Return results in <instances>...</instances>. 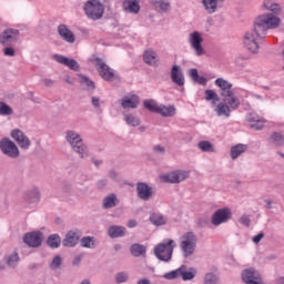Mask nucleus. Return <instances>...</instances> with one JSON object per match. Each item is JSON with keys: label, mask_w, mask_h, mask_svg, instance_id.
Instances as JSON below:
<instances>
[{"label": "nucleus", "mask_w": 284, "mask_h": 284, "mask_svg": "<svg viewBox=\"0 0 284 284\" xmlns=\"http://www.w3.org/2000/svg\"><path fill=\"white\" fill-rule=\"evenodd\" d=\"M281 24V18L273 13L258 16L254 21L253 29L246 31L243 36V45L252 54L258 52V41H263L267 36V30H274Z\"/></svg>", "instance_id": "nucleus-1"}, {"label": "nucleus", "mask_w": 284, "mask_h": 284, "mask_svg": "<svg viewBox=\"0 0 284 284\" xmlns=\"http://www.w3.org/2000/svg\"><path fill=\"white\" fill-rule=\"evenodd\" d=\"M215 85L220 88V94L225 103H229V105L232 108V110H237L239 105H241V100L236 98V94H234V85L232 82L223 79L217 78L215 80Z\"/></svg>", "instance_id": "nucleus-2"}, {"label": "nucleus", "mask_w": 284, "mask_h": 284, "mask_svg": "<svg viewBox=\"0 0 284 284\" xmlns=\"http://www.w3.org/2000/svg\"><path fill=\"white\" fill-rule=\"evenodd\" d=\"M65 140L71 145V149L75 154H79L80 159H88L90 156V150L83 142V138L74 130H69L65 133Z\"/></svg>", "instance_id": "nucleus-3"}, {"label": "nucleus", "mask_w": 284, "mask_h": 284, "mask_svg": "<svg viewBox=\"0 0 284 284\" xmlns=\"http://www.w3.org/2000/svg\"><path fill=\"white\" fill-rule=\"evenodd\" d=\"M199 236H196L194 232L189 231L182 234L179 239V247L182 252V256H184V258H190V256H194Z\"/></svg>", "instance_id": "nucleus-4"}, {"label": "nucleus", "mask_w": 284, "mask_h": 284, "mask_svg": "<svg viewBox=\"0 0 284 284\" xmlns=\"http://www.w3.org/2000/svg\"><path fill=\"white\" fill-rule=\"evenodd\" d=\"M174 247H176V242H174V240H165L155 245L153 252L159 261L170 263L172 261V254H174Z\"/></svg>", "instance_id": "nucleus-5"}, {"label": "nucleus", "mask_w": 284, "mask_h": 284, "mask_svg": "<svg viewBox=\"0 0 284 284\" xmlns=\"http://www.w3.org/2000/svg\"><path fill=\"white\" fill-rule=\"evenodd\" d=\"M83 12L91 21H99L105 14V6L99 0H88L83 4Z\"/></svg>", "instance_id": "nucleus-6"}, {"label": "nucleus", "mask_w": 284, "mask_h": 284, "mask_svg": "<svg viewBox=\"0 0 284 284\" xmlns=\"http://www.w3.org/2000/svg\"><path fill=\"white\" fill-rule=\"evenodd\" d=\"M93 63L100 77H102L104 81H116L118 79L116 73H114V70L112 68H109L103 60H101L100 58H95L93 60Z\"/></svg>", "instance_id": "nucleus-7"}, {"label": "nucleus", "mask_w": 284, "mask_h": 284, "mask_svg": "<svg viewBox=\"0 0 284 284\" xmlns=\"http://www.w3.org/2000/svg\"><path fill=\"white\" fill-rule=\"evenodd\" d=\"M0 151L9 159H19V146L10 138H3L0 140Z\"/></svg>", "instance_id": "nucleus-8"}, {"label": "nucleus", "mask_w": 284, "mask_h": 284, "mask_svg": "<svg viewBox=\"0 0 284 284\" xmlns=\"http://www.w3.org/2000/svg\"><path fill=\"white\" fill-rule=\"evenodd\" d=\"M203 34L199 31H194L189 34V43L196 54V57H203L205 54V48H203Z\"/></svg>", "instance_id": "nucleus-9"}, {"label": "nucleus", "mask_w": 284, "mask_h": 284, "mask_svg": "<svg viewBox=\"0 0 284 284\" xmlns=\"http://www.w3.org/2000/svg\"><path fill=\"white\" fill-rule=\"evenodd\" d=\"M190 172L187 171H173L168 174L161 175L160 179L164 183H181L182 181H185V179H189Z\"/></svg>", "instance_id": "nucleus-10"}, {"label": "nucleus", "mask_w": 284, "mask_h": 284, "mask_svg": "<svg viewBox=\"0 0 284 284\" xmlns=\"http://www.w3.org/2000/svg\"><path fill=\"white\" fill-rule=\"evenodd\" d=\"M11 139L18 143L19 148L22 150H28L30 145H32V142L30 141V138L26 135L23 131L20 129H14L11 131Z\"/></svg>", "instance_id": "nucleus-11"}, {"label": "nucleus", "mask_w": 284, "mask_h": 284, "mask_svg": "<svg viewBox=\"0 0 284 284\" xmlns=\"http://www.w3.org/2000/svg\"><path fill=\"white\" fill-rule=\"evenodd\" d=\"M16 41H19V30L17 29H7L0 34L2 45H13Z\"/></svg>", "instance_id": "nucleus-12"}, {"label": "nucleus", "mask_w": 284, "mask_h": 284, "mask_svg": "<svg viewBox=\"0 0 284 284\" xmlns=\"http://www.w3.org/2000/svg\"><path fill=\"white\" fill-rule=\"evenodd\" d=\"M232 219V210L224 207L217 210L212 216L213 225H221L223 223H227Z\"/></svg>", "instance_id": "nucleus-13"}, {"label": "nucleus", "mask_w": 284, "mask_h": 284, "mask_svg": "<svg viewBox=\"0 0 284 284\" xmlns=\"http://www.w3.org/2000/svg\"><path fill=\"white\" fill-rule=\"evenodd\" d=\"M43 241V234L41 232L27 233L23 237V242L29 247H39Z\"/></svg>", "instance_id": "nucleus-14"}, {"label": "nucleus", "mask_w": 284, "mask_h": 284, "mask_svg": "<svg viewBox=\"0 0 284 284\" xmlns=\"http://www.w3.org/2000/svg\"><path fill=\"white\" fill-rule=\"evenodd\" d=\"M81 236H83V233H81L79 230L69 231L62 244L64 247H74V245L79 243V239H81Z\"/></svg>", "instance_id": "nucleus-15"}, {"label": "nucleus", "mask_w": 284, "mask_h": 284, "mask_svg": "<svg viewBox=\"0 0 284 284\" xmlns=\"http://www.w3.org/2000/svg\"><path fill=\"white\" fill-rule=\"evenodd\" d=\"M58 33L62 41H65L67 43H74L77 41V37L74 33L68 29V26L60 24L58 27Z\"/></svg>", "instance_id": "nucleus-16"}, {"label": "nucleus", "mask_w": 284, "mask_h": 284, "mask_svg": "<svg viewBox=\"0 0 284 284\" xmlns=\"http://www.w3.org/2000/svg\"><path fill=\"white\" fill-rule=\"evenodd\" d=\"M53 59L58 62L61 63L62 65H65L70 70H74V72H78L79 70V62L74 59L67 58L61 54H55L53 55Z\"/></svg>", "instance_id": "nucleus-17"}, {"label": "nucleus", "mask_w": 284, "mask_h": 284, "mask_svg": "<svg viewBox=\"0 0 284 284\" xmlns=\"http://www.w3.org/2000/svg\"><path fill=\"white\" fill-rule=\"evenodd\" d=\"M171 79L175 85L183 88L185 85V77L183 75V71L179 65H173L171 70Z\"/></svg>", "instance_id": "nucleus-18"}, {"label": "nucleus", "mask_w": 284, "mask_h": 284, "mask_svg": "<svg viewBox=\"0 0 284 284\" xmlns=\"http://www.w3.org/2000/svg\"><path fill=\"white\" fill-rule=\"evenodd\" d=\"M214 112L217 116H225L227 119L232 114V106L223 100V102L214 104Z\"/></svg>", "instance_id": "nucleus-19"}, {"label": "nucleus", "mask_w": 284, "mask_h": 284, "mask_svg": "<svg viewBox=\"0 0 284 284\" xmlns=\"http://www.w3.org/2000/svg\"><path fill=\"white\" fill-rule=\"evenodd\" d=\"M138 196L142 199V201H150L152 197V187H150L146 183L139 182L136 184Z\"/></svg>", "instance_id": "nucleus-20"}, {"label": "nucleus", "mask_w": 284, "mask_h": 284, "mask_svg": "<svg viewBox=\"0 0 284 284\" xmlns=\"http://www.w3.org/2000/svg\"><path fill=\"white\" fill-rule=\"evenodd\" d=\"M123 10L124 12H130L131 14H139L141 6L136 0H124Z\"/></svg>", "instance_id": "nucleus-21"}, {"label": "nucleus", "mask_w": 284, "mask_h": 284, "mask_svg": "<svg viewBox=\"0 0 284 284\" xmlns=\"http://www.w3.org/2000/svg\"><path fill=\"white\" fill-rule=\"evenodd\" d=\"M125 232L126 230L124 226L112 225L108 229L110 239H119L121 236H125Z\"/></svg>", "instance_id": "nucleus-22"}, {"label": "nucleus", "mask_w": 284, "mask_h": 284, "mask_svg": "<svg viewBox=\"0 0 284 284\" xmlns=\"http://www.w3.org/2000/svg\"><path fill=\"white\" fill-rule=\"evenodd\" d=\"M118 204H119V199L114 193L106 195L103 200L104 210H111V207H116Z\"/></svg>", "instance_id": "nucleus-23"}, {"label": "nucleus", "mask_w": 284, "mask_h": 284, "mask_svg": "<svg viewBox=\"0 0 284 284\" xmlns=\"http://www.w3.org/2000/svg\"><path fill=\"white\" fill-rule=\"evenodd\" d=\"M121 105L124 109L132 108L134 110L139 106V97L136 95L125 97L122 100Z\"/></svg>", "instance_id": "nucleus-24"}, {"label": "nucleus", "mask_w": 284, "mask_h": 284, "mask_svg": "<svg viewBox=\"0 0 284 284\" xmlns=\"http://www.w3.org/2000/svg\"><path fill=\"white\" fill-rule=\"evenodd\" d=\"M143 60L148 65H156V63H159L156 52L150 49L144 52Z\"/></svg>", "instance_id": "nucleus-25"}, {"label": "nucleus", "mask_w": 284, "mask_h": 284, "mask_svg": "<svg viewBox=\"0 0 284 284\" xmlns=\"http://www.w3.org/2000/svg\"><path fill=\"white\" fill-rule=\"evenodd\" d=\"M202 3L209 14H214L219 8V0H202Z\"/></svg>", "instance_id": "nucleus-26"}, {"label": "nucleus", "mask_w": 284, "mask_h": 284, "mask_svg": "<svg viewBox=\"0 0 284 284\" xmlns=\"http://www.w3.org/2000/svg\"><path fill=\"white\" fill-rule=\"evenodd\" d=\"M156 113L161 114L162 116H174V114H176V108L159 105Z\"/></svg>", "instance_id": "nucleus-27"}, {"label": "nucleus", "mask_w": 284, "mask_h": 284, "mask_svg": "<svg viewBox=\"0 0 284 284\" xmlns=\"http://www.w3.org/2000/svg\"><path fill=\"white\" fill-rule=\"evenodd\" d=\"M243 152H247V145L245 144H237L231 148V158L233 160L239 159Z\"/></svg>", "instance_id": "nucleus-28"}, {"label": "nucleus", "mask_w": 284, "mask_h": 284, "mask_svg": "<svg viewBox=\"0 0 284 284\" xmlns=\"http://www.w3.org/2000/svg\"><path fill=\"white\" fill-rule=\"evenodd\" d=\"M248 123L253 130H263L265 128V119L263 118H250Z\"/></svg>", "instance_id": "nucleus-29"}, {"label": "nucleus", "mask_w": 284, "mask_h": 284, "mask_svg": "<svg viewBox=\"0 0 284 284\" xmlns=\"http://www.w3.org/2000/svg\"><path fill=\"white\" fill-rule=\"evenodd\" d=\"M263 6H264L265 10L275 12V14L281 12V4L276 3L275 0H265Z\"/></svg>", "instance_id": "nucleus-30"}, {"label": "nucleus", "mask_w": 284, "mask_h": 284, "mask_svg": "<svg viewBox=\"0 0 284 284\" xmlns=\"http://www.w3.org/2000/svg\"><path fill=\"white\" fill-rule=\"evenodd\" d=\"M39 199H41V193H39V189H32L26 193V200L30 203H38Z\"/></svg>", "instance_id": "nucleus-31"}, {"label": "nucleus", "mask_w": 284, "mask_h": 284, "mask_svg": "<svg viewBox=\"0 0 284 284\" xmlns=\"http://www.w3.org/2000/svg\"><path fill=\"white\" fill-rule=\"evenodd\" d=\"M190 75H191L192 80L195 83H200V85H205V83H207V79L199 75V70H196V69H191Z\"/></svg>", "instance_id": "nucleus-32"}, {"label": "nucleus", "mask_w": 284, "mask_h": 284, "mask_svg": "<svg viewBox=\"0 0 284 284\" xmlns=\"http://www.w3.org/2000/svg\"><path fill=\"white\" fill-rule=\"evenodd\" d=\"M270 141L271 143H273V145H277V146L284 145V134L275 132L271 134Z\"/></svg>", "instance_id": "nucleus-33"}, {"label": "nucleus", "mask_w": 284, "mask_h": 284, "mask_svg": "<svg viewBox=\"0 0 284 284\" xmlns=\"http://www.w3.org/2000/svg\"><path fill=\"white\" fill-rule=\"evenodd\" d=\"M150 221L153 223V225H165L168 219L161 214L154 213L150 216Z\"/></svg>", "instance_id": "nucleus-34"}, {"label": "nucleus", "mask_w": 284, "mask_h": 284, "mask_svg": "<svg viewBox=\"0 0 284 284\" xmlns=\"http://www.w3.org/2000/svg\"><path fill=\"white\" fill-rule=\"evenodd\" d=\"M131 254L136 257L143 256V254H145V246L141 244H133L131 246Z\"/></svg>", "instance_id": "nucleus-35"}, {"label": "nucleus", "mask_w": 284, "mask_h": 284, "mask_svg": "<svg viewBox=\"0 0 284 284\" xmlns=\"http://www.w3.org/2000/svg\"><path fill=\"white\" fill-rule=\"evenodd\" d=\"M153 6L155 10H160L161 12H168V10H170V2L165 0L155 1L153 2Z\"/></svg>", "instance_id": "nucleus-36"}, {"label": "nucleus", "mask_w": 284, "mask_h": 284, "mask_svg": "<svg viewBox=\"0 0 284 284\" xmlns=\"http://www.w3.org/2000/svg\"><path fill=\"white\" fill-rule=\"evenodd\" d=\"M124 121H126L128 125H132V128H136V125H141V120L132 114H125Z\"/></svg>", "instance_id": "nucleus-37"}, {"label": "nucleus", "mask_w": 284, "mask_h": 284, "mask_svg": "<svg viewBox=\"0 0 284 284\" xmlns=\"http://www.w3.org/2000/svg\"><path fill=\"white\" fill-rule=\"evenodd\" d=\"M197 148H200L202 152H214V145L210 141L199 142Z\"/></svg>", "instance_id": "nucleus-38"}, {"label": "nucleus", "mask_w": 284, "mask_h": 284, "mask_svg": "<svg viewBox=\"0 0 284 284\" xmlns=\"http://www.w3.org/2000/svg\"><path fill=\"white\" fill-rule=\"evenodd\" d=\"M205 100L212 101V105H216V101H219V94L213 90H206Z\"/></svg>", "instance_id": "nucleus-39"}, {"label": "nucleus", "mask_w": 284, "mask_h": 284, "mask_svg": "<svg viewBox=\"0 0 284 284\" xmlns=\"http://www.w3.org/2000/svg\"><path fill=\"white\" fill-rule=\"evenodd\" d=\"M180 270H181L180 276H182L183 281H192V278H194V276H196V274L194 272L185 271L186 267L184 265L181 266Z\"/></svg>", "instance_id": "nucleus-40"}, {"label": "nucleus", "mask_w": 284, "mask_h": 284, "mask_svg": "<svg viewBox=\"0 0 284 284\" xmlns=\"http://www.w3.org/2000/svg\"><path fill=\"white\" fill-rule=\"evenodd\" d=\"M49 247H59L61 245V237L59 235H50L48 239Z\"/></svg>", "instance_id": "nucleus-41"}, {"label": "nucleus", "mask_w": 284, "mask_h": 284, "mask_svg": "<svg viewBox=\"0 0 284 284\" xmlns=\"http://www.w3.org/2000/svg\"><path fill=\"white\" fill-rule=\"evenodd\" d=\"M10 114H12V108L4 102H0V115L10 116Z\"/></svg>", "instance_id": "nucleus-42"}, {"label": "nucleus", "mask_w": 284, "mask_h": 284, "mask_svg": "<svg viewBox=\"0 0 284 284\" xmlns=\"http://www.w3.org/2000/svg\"><path fill=\"white\" fill-rule=\"evenodd\" d=\"M19 263V254L13 253L7 258V265L9 267H17V264Z\"/></svg>", "instance_id": "nucleus-43"}, {"label": "nucleus", "mask_w": 284, "mask_h": 284, "mask_svg": "<svg viewBox=\"0 0 284 284\" xmlns=\"http://www.w3.org/2000/svg\"><path fill=\"white\" fill-rule=\"evenodd\" d=\"M179 276H181V268L164 274L163 278H165L166 281H174V278H179Z\"/></svg>", "instance_id": "nucleus-44"}, {"label": "nucleus", "mask_w": 284, "mask_h": 284, "mask_svg": "<svg viewBox=\"0 0 284 284\" xmlns=\"http://www.w3.org/2000/svg\"><path fill=\"white\" fill-rule=\"evenodd\" d=\"M144 108H146V110H150V112H158L159 104H156L154 100H146L144 101Z\"/></svg>", "instance_id": "nucleus-45"}, {"label": "nucleus", "mask_w": 284, "mask_h": 284, "mask_svg": "<svg viewBox=\"0 0 284 284\" xmlns=\"http://www.w3.org/2000/svg\"><path fill=\"white\" fill-rule=\"evenodd\" d=\"M81 246L89 247V248L94 247V237H90V236L83 237L81 240Z\"/></svg>", "instance_id": "nucleus-46"}, {"label": "nucleus", "mask_w": 284, "mask_h": 284, "mask_svg": "<svg viewBox=\"0 0 284 284\" xmlns=\"http://www.w3.org/2000/svg\"><path fill=\"white\" fill-rule=\"evenodd\" d=\"M63 263V260L61 258V256L57 255L53 257L51 264H50V267L51 270H59V267H61Z\"/></svg>", "instance_id": "nucleus-47"}, {"label": "nucleus", "mask_w": 284, "mask_h": 284, "mask_svg": "<svg viewBox=\"0 0 284 284\" xmlns=\"http://www.w3.org/2000/svg\"><path fill=\"white\" fill-rule=\"evenodd\" d=\"M219 283V277L212 273H207L204 277V284H216Z\"/></svg>", "instance_id": "nucleus-48"}, {"label": "nucleus", "mask_w": 284, "mask_h": 284, "mask_svg": "<svg viewBox=\"0 0 284 284\" xmlns=\"http://www.w3.org/2000/svg\"><path fill=\"white\" fill-rule=\"evenodd\" d=\"M130 278V275L125 272L116 273L115 275V282L116 283H126V281Z\"/></svg>", "instance_id": "nucleus-49"}, {"label": "nucleus", "mask_w": 284, "mask_h": 284, "mask_svg": "<svg viewBox=\"0 0 284 284\" xmlns=\"http://www.w3.org/2000/svg\"><path fill=\"white\" fill-rule=\"evenodd\" d=\"M82 85H85L88 90H94V82H92L88 77H82L81 79Z\"/></svg>", "instance_id": "nucleus-50"}, {"label": "nucleus", "mask_w": 284, "mask_h": 284, "mask_svg": "<svg viewBox=\"0 0 284 284\" xmlns=\"http://www.w3.org/2000/svg\"><path fill=\"white\" fill-rule=\"evenodd\" d=\"M154 154H165V146L156 144L153 146Z\"/></svg>", "instance_id": "nucleus-51"}, {"label": "nucleus", "mask_w": 284, "mask_h": 284, "mask_svg": "<svg viewBox=\"0 0 284 284\" xmlns=\"http://www.w3.org/2000/svg\"><path fill=\"white\" fill-rule=\"evenodd\" d=\"M91 103L93 106L97 108V110H101V99H99L97 97H92Z\"/></svg>", "instance_id": "nucleus-52"}, {"label": "nucleus", "mask_w": 284, "mask_h": 284, "mask_svg": "<svg viewBox=\"0 0 284 284\" xmlns=\"http://www.w3.org/2000/svg\"><path fill=\"white\" fill-rule=\"evenodd\" d=\"M265 237V233L261 232L257 235L253 236L252 241L257 245V243H261V240Z\"/></svg>", "instance_id": "nucleus-53"}, {"label": "nucleus", "mask_w": 284, "mask_h": 284, "mask_svg": "<svg viewBox=\"0 0 284 284\" xmlns=\"http://www.w3.org/2000/svg\"><path fill=\"white\" fill-rule=\"evenodd\" d=\"M3 52L6 57H14L16 54L14 49L12 47L3 49Z\"/></svg>", "instance_id": "nucleus-54"}, {"label": "nucleus", "mask_w": 284, "mask_h": 284, "mask_svg": "<svg viewBox=\"0 0 284 284\" xmlns=\"http://www.w3.org/2000/svg\"><path fill=\"white\" fill-rule=\"evenodd\" d=\"M240 223H242V225H245L246 227H250V216L243 215V216L240 219Z\"/></svg>", "instance_id": "nucleus-55"}, {"label": "nucleus", "mask_w": 284, "mask_h": 284, "mask_svg": "<svg viewBox=\"0 0 284 284\" xmlns=\"http://www.w3.org/2000/svg\"><path fill=\"white\" fill-rule=\"evenodd\" d=\"M42 83L43 85H45L47 88H52L54 85V81L52 79H42Z\"/></svg>", "instance_id": "nucleus-56"}, {"label": "nucleus", "mask_w": 284, "mask_h": 284, "mask_svg": "<svg viewBox=\"0 0 284 284\" xmlns=\"http://www.w3.org/2000/svg\"><path fill=\"white\" fill-rule=\"evenodd\" d=\"M109 176H110V179H112L113 181H118V180H119V174H116L115 171H110Z\"/></svg>", "instance_id": "nucleus-57"}, {"label": "nucleus", "mask_w": 284, "mask_h": 284, "mask_svg": "<svg viewBox=\"0 0 284 284\" xmlns=\"http://www.w3.org/2000/svg\"><path fill=\"white\" fill-rule=\"evenodd\" d=\"M98 187H105L108 185V180H100L97 183Z\"/></svg>", "instance_id": "nucleus-58"}, {"label": "nucleus", "mask_w": 284, "mask_h": 284, "mask_svg": "<svg viewBox=\"0 0 284 284\" xmlns=\"http://www.w3.org/2000/svg\"><path fill=\"white\" fill-rule=\"evenodd\" d=\"M136 284H152V282L149 278H141Z\"/></svg>", "instance_id": "nucleus-59"}, {"label": "nucleus", "mask_w": 284, "mask_h": 284, "mask_svg": "<svg viewBox=\"0 0 284 284\" xmlns=\"http://www.w3.org/2000/svg\"><path fill=\"white\" fill-rule=\"evenodd\" d=\"M138 223H136V220H130L128 222V227H136Z\"/></svg>", "instance_id": "nucleus-60"}, {"label": "nucleus", "mask_w": 284, "mask_h": 284, "mask_svg": "<svg viewBox=\"0 0 284 284\" xmlns=\"http://www.w3.org/2000/svg\"><path fill=\"white\" fill-rule=\"evenodd\" d=\"M64 81H65V83H69L70 85H72V83H74V80H72V78L70 75H67L64 78Z\"/></svg>", "instance_id": "nucleus-61"}, {"label": "nucleus", "mask_w": 284, "mask_h": 284, "mask_svg": "<svg viewBox=\"0 0 284 284\" xmlns=\"http://www.w3.org/2000/svg\"><path fill=\"white\" fill-rule=\"evenodd\" d=\"M265 203H266L265 205L266 210H272V200H266Z\"/></svg>", "instance_id": "nucleus-62"}, {"label": "nucleus", "mask_w": 284, "mask_h": 284, "mask_svg": "<svg viewBox=\"0 0 284 284\" xmlns=\"http://www.w3.org/2000/svg\"><path fill=\"white\" fill-rule=\"evenodd\" d=\"M92 163L93 165H95L97 168H99L101 161L97 160V159H92Z\"/></svg>", "instance_id": "nucleus-63"}, {"label": "nucleus", "mask_w": 284, "mask_h": 284, "mask_svg": "<svg viewBox=\"0 0 284 284\" xmlns=\"http://www.w3.org/2000/svg\"><path fill=\"white\" fill-rule=\"evenodd\" d=\"M277 284H284V277H280V278L277 280Z\"/></svg>", "instance_id": "nucleus-64"}]
</instances>
